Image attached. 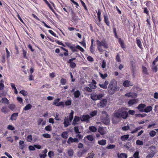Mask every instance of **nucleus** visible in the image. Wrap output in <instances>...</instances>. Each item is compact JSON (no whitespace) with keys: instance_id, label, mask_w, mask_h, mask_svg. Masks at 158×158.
<instances>
[{"instance_id":"1","label":"nucleus","mask_w":158,"mask_h":158,"mask_svg":"<svg viewBox=\"0 0 158 158\" xmlns=\"http://www.w3.org/2000/svg\"><path fill=\"white\" fill-rule=\"evenodd\" d=\"M119 87L116 85V82L114 80H112L110 82L108 88L109 93L111 95L114 94L115 92L118 91Z\"/></svg>"},{"instance_id":"2","label":"nucleus","mask_w":158,"mask_h":158,"mask_svg":"<svg viewBox=\"0 0 158 158\" xmlns=\"http://www.w3.org/2000/svg\"><path fill=\"white\" fill-rule=\"evenodd\" d=\"M102 122L105 125H107L110 123V119L109 116H105L104 115H102L101 117Z\"/></svg>"},{"instance_id":"3","label":"nucleus","mask_w":158,"mask_h":158,"mask_svg":"<svg viewBox=\"0 0 158 158\" xmlns=\"http://www.w3.org/2000/svg\"><path fill=\"white\" fill-rule=\"evenodd\" d=\"M81 120L82 121H85L87 123H89V119L90 117L88 114H85L81 116L80 117Z\"/></svg>"},{"instance_id":"4","label":"nucleus","mask_w":158,"mask_h":158,"mask_svg":"<svg viewBox=\"0 0 158 158\" xmlns=\"http://www.w3.org/2000/svg\"><path fill=\"white\" fill-rule=\"evenodd\" d=\"M107 103V100L106 99H103L97 104L98 107H104L106 106Z\"/></svg>"},{"instance_id":"5","label":"nucleus","mask_w":158,"mask_h":158,"mask_svg":"<svg viewBox=\"0 0 158 158\" xmlns=\"http://www.w3.org/2000/svg\"><path fill=\"white\" fill-rule=\"evenodd\" d=\"M106 128L102 127H99L98 129V132L102 135H103L106 133Z\"/></svg>"},{"instance_id":"6","label":"nucleus","mask_w":158,"mask_h":158,"mask_svg":"<svg viewBox=\"0 0 158 158\" xmlns=\"http://www.w3.org/2000/svg\"><path fill=\"white\" fill-rule=\"evenodd\" d=\"M79 142V141L78 139L76 138L73 139L71 137L69 138L67 141L68 143L69 144H70L71 143L73 142L78 143Z\"/></svg>"},{"instance_id":"7","label":"nucleus","mask_w":158,"mask_h":158,"mask_svg":"<svg viewBox=\"0 0 158 158\" xmlns=\"http://www.w3.org/2000/svg\"><path fill=\"white\" fill-rule=\"evenodd\" d=\"M69 118H68V117H65L64 119V122L63 123L64 126L65 127H68L70 125V123L71 122Z\"/></svg>"},{"instance_id":"8","label":"nucleus","mask_w":158,"mask_h":158,"mask_svg":"<svg viewBox=\"0 0 158 158\" xmlns=\"http://www.w3.org/2000/svg\"><path fill=\"white\" fill-rule=\"evenodd\" d=\"M121 118L124 119H126L128 116V113L126 111H123L121 109Z\"/></svg>"},{"instance_id":"9","label":"nucleus","mask_w":158,"mask_h":158,"mask_svg":"<svg viewBox=\"0 0 158 158\" xmlns=\"http://www.w3.org/2000/svg\"><path fill=\"white\" fill-rule=\"evenodd\" d=\"M1 110V111L4 114H6L9 111L8 107L6 106H2Z\"/></svg>"},{"instance_id":"10","label":"nucleus","mask_w":158,"mask_h":158,"mask_svg":"<svg viewBox=\"0 0 158 158\" xmlns=\"http://www.w3.org/2000/svg\"><path fill=\"white\" fill-rule=\"evenodd\" d=\"M146 107V105L144 104H140L139 105L137 108L141 112H144L143 109Z\"/></svg>"},{"instance_id":"11","label":"nucleus","mask_w":158,"mask_h":158,"mask_svg":"<svg viewBox=\"0 0 158 158\" xmlns=\"http://www.w3.org/2000/svg\"><path fill=\"white\" fill-rule=\"evenodd\" d=\"M121 109H119L118 111L114 113V117L119 119L121 118Z\"/></svg>"},{"instance_id":"12","label":"nucleus","mask_w":158,"mask_h":158,"mask_svg":"<svg viewBox=\"0 0 158 158\" xmlns=\"http://www.w3.org/2000/svg\"><path fill=\"white\" fill-rule=\"evenodd\" d=\"M138 101V99H132L128 101V104L130 106H132L134 104H136Z\"/></svg>"},{"instance_id":"13","label":"nucleus","mask_w":158,"mask_h":158,"mask_svg":"<svg viewBox=\"0 0 158 158\" xmlns=\"http://www.w3.org/2000/svg\"><path fill=\"white\" fill-rule=\"evenodd\" d=\"M123 85L125 87H128L133 85L131 82L128 80L125 81L123 83Z\"/></svg>"},{"instance_id":"14","label":"nucleus","mask_w":158,"mask_h":158,"mask_svg":"<svg viewBox=\"0 0 158 158\" xmlns=\"http://www.w3.org/2000/svg\"><path fill=\"white\" fill-rule=\"evenodd\" d=\"M109 83L108 81H105L104 83L103 84H99V85L101 88L106 89L107 88V85H108Z\"/></svg>"},{"instance_id":"15","label":"nucleus","mask_w":158,"mask_h":158,"mask_svg":"<svg viewBox=\"0 0 158 158\" xmlns=\"http://www.w3.org/2000/svg\"><path fill=\"white\" fill-rule=\"evenodd\" d=\"M18 115V113H15L12 114L10 118V119L13 121V120H16Z\"/></svg>"},{"instance_id":"16","label":"nucleus","mask_w":158,"mask_h":158,"mask_svg":"<svg viewBox=\"0 0 158 158\" xmlns=\"http://www.w3.org/2000/svg\"><path fill=\"white\" fill-rule=\"evenodd\" d=\"M118 158H127V155L125 153H121L120 155L119 153L117 154Z\"/></svg>"},{"instance_id":"17","label":"nucleus","mask_w":158,"mask_h":158,"mask_svg":"<svg viewBox=\"0 0 158 158\" xmlns=\"http://www.w3.org/2000/svg\"><path fill=\"white\" fill-rule=\"evenodd\" d=\"M80 119V118L79 117L75 116L73 122V125H75L77 124V122L79 121Z\"/></svg>"},{"instance_id":"18","label":"nucleus","mask_w":158,"mask_h":158,"mask_svg":"<svg viewBox=\"0 0 158 158\" xmlns=\"http://www.w3.org/2000/svg\"><path fill=\"white\" fill-rule=\"evenodd\" d=\"M102 46H103L104 48H108V44L106 43L105 39H103L102 40Z\"/></svg>"},{"instance_id":"19","label":"nucleus","mask_w":158,"mask_h":158,"mask_svg":"<svg viewBox=\"0 0 158 158\" xmlns=\"http://www.w3.org/2000/svg\"><path fill=\"white\" fill-rule=\"evenodd\" d=\"M104 17L105 23L107 26H109L110 23L108 20V18L107 15L106 14L105 15H104Z\"/></svg>"},{"instance_id":"20","label":"nucleus","mask_w":158,"mask_h":158,"mask_svg":"<svg viewBox=\"0 0 158 158\" xmlns=\"http://www.w3.org/2000/svg\"><path fill=\"white\" fill-rule=\"evenodd\" d=\"M131 67L132 68V71L134 72L135 71V63L133 61H131L130 62Z\"/></svg>"},{"instance_id":"21","label":"nucleus","mask_w":158,"mask_h":158,"mask_svg":"<svg viewBox=\"0 0 158 158\" xmlns=\"http://www.w3.org/2000/svg\"><path fill=\"white\" fill-rule=\"evenodd\" d=\"M74 96L76 98H78L81 94L79 90H77L74 92Z\"/></svg>"},{"instance_id":"22","label":"nucleus","mask_w":158,"mask_h":158,"mask_svg":"<svg viewBox=\"0 0 158 158\" xmlns=\"http://www.w3.org/2000/svg\"><path fill=\"white\" fill-rule=\"evenodd\" d=\"M129 137V135H126L121 136V139L123 141H125Z\"/></svg>"},{"instance_id":"23","label":"nucleus","mask_w":158,"mask_h":158,"mask_svg":"<svg viewBox=\"0 0 158 158\" xmlns=\"http://www.w3.org/2000/svg\"><path fill=\"white\" fill-rule=\"evenodd\" d=\"M98 143L99 145H104L106 144V140L104 139H102L98 141Z\"/></svg>"},{"instance_id":"24","label":"nucleus","mask_w":158,"mask_h":158,"mask_svg":"<svg viewBox=\"0 0 158 158\" xmlns=\"http://www.w3.org/2000/svg\"><path fill=\"white\" fill-rule=\"evenodd\" d=\"M89 129L91 131L93 132H95L97 131V129L94 126H91L89 127Z\"/></svg>"},{"instance_id":"25","label":"nucleus","mask_w":158,"mask_h":158,"mask_svg":"<svg viewBox=\"0 0 158 158\" xmlns=\"http://www.w3.org/2000/svg\"><path fill=\"white\" fill-rule=\"evenodd\" d=\"M152 110V107L151 106H148L146 107L144 110V112L148 113L151 111Z\"/></svg>"},{"instance_id":"26","label":"nucleus","mask_w":158,"mask_h":158,"mask_svg":"<svg viewBox=\"0 0 158 158\" xmlns=\"http://www.w3.org/2000/svg\"><path fill=\"white\" fill-rule=\"evenodd\" d=\"M61 137L64 139H67L68 138V133L66 131H64L61 134Z\"/></svg>"},{"instance_id":"27","label":"nucleus","mask_w":158,"mask_h":158,"mask_svg":"<svg viewBox=\"0 0 158 158\" xmlns=\"http://www.w3.org/2000/svg\"><path fill=\"white\" fill-rule=\"evenodd\" d=\"M73 151L72 149H70L68 151V154L69 156H72L73 154Z\"/></svg>"},{"instance_id":"28","label":"nucleus","mask_w":158,"mask_h":158,"mask_svg":"<svg viewBox=\"0 0 158 158\" xmlns=\"http://www.w3.org/2000/svg\"><path fill=\"white\" fill-rule=\"evenodd\" d=\"M118 42L121 47L124 48H125L124 44V41L123 40H122L121 38H119L118 39Z\"/></svg>"},{"instance_id":"29","label":"nucleus","mask_w":158,"mask_h":158,"mask_svg":"<svg viewBox=\"0 0 158 158\" xmlns=\"http://www.w3.org/2000/svg\"><path fill=\"white\" fill-rule=\"evenodd\" d=\"M32 107V106L30 104H28L24 108V110H27L31 109Z\"/></svg>"},{"instance_id":"30","label":"nucleus","mask_w":158,"mask_h":158,"mask_svg":"<svg viewBox=\"0 0 158 158\" xmlns=\"http://www.w3.org/2000/svg\"><path fill=\"white\" fill-rule=\"evenodd\" d=\"M2 103L8 104L9 103V100L5 98H3L2 99Z\"/></svg>"},{"instance_id":"31","label":"nucleus","mask_w":158,"mask_h":158,"mask_svg":"<svg viewBox=\"0 0 158 158\" xmlns=\"http://www.w3.org/2000/svg\"><path fill=\"white\" fill-rule=\"evenodd\" d=\"M91 99L94 101H96L98 100L97 94H94L90 96Z\"/></svg>"},{"instance_id":"32","label":"nucleus","mask_w":158,"mask_h":158,"mask_svg":"<svg viewBox=\"0 0 158 158\" xmlns=\"http://www.w3.org/2000/svg\"><path fill=\"white\" fill-rule=\"evenodd\" d=\"M19 93L22 94L23 96H25L28 94L27 92L25 90H23L19 92Z\"/></svg>"},{"instance_id":"33","label":"nucleus","mask_w":158,"mask_h":158,"mask_svg":"<svg viewBox=\"0 0 158 158\" xmlns=\"http://www.w3.org/2000/svg\"><path fill=\"white\" fill-rule=\"evenodd\" d=\"M8 108H10L11 110H14L15 108V106L14 104H10L8 106Z\"/></svg>"},{"instance_id":"34","label":"nucleus","mask_w":158,"mask_h":158,"mask_svg":"<svg viewBox=\"0 0 158 158\" xmlns=\"http://www.w3.org/2000/svg\"><path fill=\"white\" fill-rule=\"evenodd\" d=\"M149 135L150 137H153L156 135V132L154 131H152L150 132Z\"/></svg>"},{"instance_id":"35","label":"nucleus","mask_w":158,"mask_h":158,"mask_svg":"<svg viewBox=\"0 0 158 158\" xmlns=\"http://www.w3.org/2000/svg\"><path fill=\"white\" fill-rule=\"evenodd\" d=\"M147 114H135V116L136 117H145L146 116Z\"/></svg>"},{"instance_id":"36","label":"nucleus","mask_w":158,"mask_h":158,"mask_svg":"<svg viewBox=\"0 0 158 158\" xmlns=\"http://www.w3.org/2000/svg\"><path fill=\"white\" fill-rule=\"evenodd\" d=\"M73 110H71V113H70L69 115V118L70 120L72 121L73 118Z\"/></svg>"},{"instance_id":"37","label":"nucleus","mask_w":158,"mask_h":158,"mask_svg":"<svg viewBox=\"0 0 158 158\" xmlns=\"http://www.w3.org/2000/svg\"><path fill=\"white\" fill-rule=\"evenodd\" d=\"M87 139L90 141H92L94 140L93 137L92 135H88L86 136Z\"/></svg>"},{"instance_id":"38","label":"nucleus","mask_w":158,"mask_h":158,"mask_svg":"<svg viewBox=\"0 0 158 158\" xmlns=\"http://www.w3.org/2000/svg\"><path fill=\"white\" fill-rule=\"evenodd\" d=\"M142 71L143 73H144L146 75H148V73L147 72V68L144 66L142 67Z\"/></svg>"},{"instance_id":"39","label":"nucleus","mask_w":158,"mask_h":158,"mask_svg":"<svg viewBox=\"0 0 158 158\" xmlns=\"http://www.w3.org/2000/svg\"><path fill=\"white\" fill-rule=\"evenodd\" d=\"M27 140L29 142H31L32 140V135H28L27 138Z\"/></svg>"},{"instance_id":"40","label":"nucleus","mask_w":158,"mask_h":158,"mask_svg":"<svg viewBox=\"0 0 158 158\" xmlns=\"http://www.w3.org/2000/svg\"><path fill=\"white\" fill-rule=\"evenodd\" d=\"M97 110H94L90 114L91 116V117L94 116L95 115H97Z\"/></svg>"},{"instance_id":"41","label":"nucleus","mask_w":158,"mask_h":158,"mask_svg":"<svg viewBox=\"0 0 158 158\" xmlns=\"http://www.w3.org/2000/svg\"><path fill=\"white\" fill-rule=\"evenodd\" d=\"M115 145H112L111 144H110L107 146V147H106V148L112 149L114 148H115Z\"/></svg>"},{"instance_id":"42","label":"nucleus","mask_w":158,"mask_h":158,"mask_svg":"<svg viewBox=\"0 0 158 158\" xmlns=\"http://www.w3.org/2000/svg\"><path fill=\"white\" fill-rule=\"evenodd\" d=\"M60 82L62 85H64L66 82V80L64 78H62L60 80Z\"/></svg>"},{"instance_id":"43","label":"nucleus","mask_w":158,"mask_h":158,"mask_svg":"<svg viewBox=\"0 0 158 158\" xmlns=\"http://www.w3.org/2000/svg\"><path fill=\"white\" fill-rule=\"evenodd\" d=\"M141 128V127H138L136 128L135 130L131 132L132 134L135 133L138 130H139Z\"/></svg>"},{"instance_id":"44","label":"nucleus","mask_w":158,"mask_h":158,"mask_svg":"<svg viewBox=\"0 0 158 158\" xmlns=\"http://www.w3.org/2000/svg\"><path fill=\"white\" fill-rule=\"evenodd\" d=\"M74 130L76 134L80 133L79 131V130L77 127H74Z\"/></svg>"},{"instance_id":"45","label":"nucleus","mask_w":158,"mask_h":158,"mask_svg":"<svg viewBox=\"0 0 158 158\" xmlns=\"http://www.w3.org/2000/svg\"><path fill=\"white\" fill-rule=\"evenodd\" d=\"M85 89L86 91L89 92H92V89L91 88H89L88 87H86L85 88Z\"/></svg>"},{"instance_id":"46","label":"nucleus","mask_w":158,"mask_h":158,"mask_svg":"<svg viewBox=\"0 0 158 158\" xmlns=\"http://www.w3.org/2000/svg\"><path fill=\"white\" fill-rule=\"evenodd\" d=\"M137 44L138 46L140 48H141V42L139 40L136 39Z\"/></svg>"},{"instance_id":"47","label":"nucleus","mask_w":158,"mask_h":158,"mask_svg":"<svg viewBox=\"0 0 158 158\" xmlns=\"http://www.w3.org/2000/svg\"><path fill=\"white\" fill-rule=\"evenodd\" d=\"M136 143V144L138 145H143V141L140 140H137Z\"/></svg>"},{"instance_id":"48","label":"nucleus","mask_w":158,"mask_h":158,"mask_svg":"<svg viewBox=\"0 0 158 158\" xmlns=\"http://www.w3.org/2000/svg\"><path fill=\"white\" fill-rule=\"evenodd\" d=\"M139 152H136L134 154L133 156L135 158H139Z\"/></svg>"},{"instance_id":"49","label":"nucleus","mask_w":158,"mask_h":158,"mask_svg":"<svg viewBox=\"0 0 158 158\" xmlns=\"http://www.w3.org/2000/svg\"><path fill=\"white\" fill-rule=\"evenodd\" d=\"M70 64V66L72 68H74L76 66V64L73 62H71L70 63H68Z\"/></svg>"},{"instance_id":"50","label":"nucleus","mask_w":158,"mask_h":158,"mask_svg":"<svg viewBox=\"0 0 158 158\" xmlns=\"http://www.w3.org/2000/svg\"><path fill=\"white\" fill-rule=\"evenodd\" d=\"M96 43L98 46L97 47H101L102 46V41L100 42L98 40H96Z\"/></svg>"},{"instance_id":"51","label":"nucleus","mask_w":158,"mask_h":158,"mask_svg":"<svg viewBox=\"0 0 158 158\" xmlns=\"http://www.w3.org/2000/svg\"><path fill=\"white\" fill-rule=\"evenodd\" d=\"M130 129V127L128 126H125L122 127V129L124 131H127Z\"/></svg>"},{"instance_id":"52","label":"nucleus","mask_w":158,"mask_h":158,"mask_svg":"<svg viewBox=\"0 0 158 158\" xmlns=\"http://www.w3.org/2000/svg\"><path fill=\"white\" fill-rule=\"evenodd\" d=\"M104 96V94H97V97L98 100H100Z\"/></svg>"},{"instance_id":"53","label":"nucleus","mask_w":158,"mask_h":158,"mask_svg":"<svg viewBox=\"0 0 158 158\" xmlns=\"http://www.w3.org/2000/svg\"><path fill=\"white\" fill-rule=\"evenodd\" d=\"M60 98H58L55 100L53 103V104L56 106L57 105V103H58V102L60 100Z\"/></svg>"},{"instance_id":"54","label":"nucleus","mask_w":158,"mask_h":158,"mask_svg":"<svg viewBox=\"0 0 158 158\" xmlns=\"http://www.w3.org/2000/svg\"><path fill=\"white\" fill-rule=\"evenodd\" d=\"M76 48L79 49L80 51L82 52H83L84 51V49L81 46H79V45H77L76 46Z\"/></svg>"},{"instance_id":"55","label":"nucleus","mask_w":158,"mask_h":158,"mask_svg":"<svg viewBox=\"0 0 158 158\" xmlns=\"http://www.w3.org/2000/svg\"><path fill=\"white\" fill-rule=\"evenodd\" d=\"M56 106H64V103L63 102H58L57 104L56 105Z\"/></svg>"},{"instance_id":"56","label":"nucleus","mask_w":158,"mask_h":158,"mask_svg":"<svg viewBox=\"0 0 158 158\" xmlns=\"http://www.w3.org/2000/svg\"><path fill=\"white\" fill-rule=\"evenodd\" d=\"M101 77L103 79L105 78L107 76V74L105 73L104 74H102L101 73H100Z\"/></svg>"},{"instance_id":"57","label":"nucleus","mask_w":158,"mask_h":158,"mask_svg":"<svg viewBox=\"0 0 158 158\" xmlns=\"http://www.w3.org/2000/svg\"><path fill=\"white\" fill-rule=\"evenodd\" d=\"M45 130L47 131H51L52 130L51 127L50 125H48L45 127Z\"/></svg>"},{"instance_id":"58","label":"nucleus","mask_w":158,"mask_h":158,"mask_svg":"<svg viewBox=\"0 0 158 158\" xmlns=\"http://www.w3.org/2000/svg\"><path fill=\"white\" fill-rule=\"evenodd\" d=\"M42 136L45 138H50L51 137V135L49 134H44L42 135Z\"/></svg>"},{"instance_id":"59","label":"nucleus","mask_w":158,"mask_h":158,"mask_svg":"<svg viewBox=\"0 0 158 158\" xmlns=\"http://www.w3.org/2000/svg\"><path fill=\"white\" fill-rule=\"evenodd\" d=\"M23 57L24 58L27 59V57L26 56L27 52L24 49L23 50Z\"/></svg>"},{"instance_id":"60","label":"nucleus","mask_w":158,"mask_h":158,"mask_svg":"<svg viewBox=\"0 0 158 158\" xmlns=\"http://www.w3.org/2000/svg\"><path fill=\"white\" fill-rule=\"evenodd\" d=\"M17 100L20 103H22L23 102L22 98L19 97H18L17 98Z\"/></svg>"},{"instance_id":"61","label":"nucleus","mask_w":158,"mask_h":158,"mask_svg":"<svg viewBox=\"0 0 158 158\" xmlns=\"http://www.w3.org/2000/svg\"><path fill=\"white\" fill-rule=\"evenodd\" d=\"M49 156L51 158L54 156V153L52 151H50L48 153Z\"/></svg>"},{"instance_id":"62","label":"nucleus","mask_w":158,"mask_h":158,"mask_svg":"<svg viewBox=\"0 0 158 158\" xmlns=\"http://www.w3.org/2000/svg\"><path fill=\"white\" fill-rule=\"evenodd\" d=\"M152 69L153 71L156 72L157 71V69L156 66H152Z\"/></svg>"},{"instance_id":"63","label":"nucleus","mask_w":158,"mask_h":158,"mask_svg":"<svg viewBox=\"0 0 158 158\" xmlns=\"http://www.w3.org/2000/svg\"><path fill=\"white\" fill-rule=\"evenodd\" d=\"M65 104L66 106H69L71 104V100H68L65 102Z\"/></svg>"},{"instance_id":"64","label":"nucleus","mask_w":158,"mask_h":158,"mask_svg":"<svg viewBox=\"0 0 158 158\" xmlns=\"http://www.w3.org/2000/svg\"><path fill=\"white\" fill-rule=\"evenodd\" d=\"M106 62L105 60H103L102 62V68L104 69L106 67Z\"/></svg>"}]
</instances>
